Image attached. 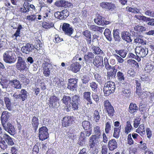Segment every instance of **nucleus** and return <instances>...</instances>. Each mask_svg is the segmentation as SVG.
Segmentation results:
<instances>
[{
  "instance_id": "obj_1",
  "label": "nucleus",
  "mask_w": 154,
  "mask_h": 154,
  "mask_svg": "<svg viewBox=\"0 0 154 154\" xmlns=\"http://www.w3.org/2000/svg\"><path fill=\"white\" fill-rule=\"evenodd\" d=\"M29 66L27 63L26 59L23 57L22 54L17 57V62L16 63V68L22 73L28 71Z\"/></svg>"
},
{
  "instance_id": "obj_2",
  "label": "nucleus",
  "mask_w": 154,
  "mask_h": 154,
  "mask_svg": "<svg viewBox=\"0 0 154 154\" xmlns=\"http://www.w3.org/2000/svg\"><path fill=\"white\" fill-rule=\"evenodd\" d=\"M14 53L12 51L8 50L5 52L3 54L4 61L6 63L12 64L14 63L16 59L14 58Z\"/></svg>"
},
{
  "instance_id": "obj_3",
  "label": "nucleus",
  "mask_w": 154,
  "mask_h": 154,
  "mask_svg": "<svg viewBox=\"0 0 154 154\" xmlns=\"http://www.w3.org/2000/svg\"><path fill=\"white\" fill-rule=\"evenodd\" d=\"M115 89V85L114 82L111 81L107 82L105 83L103 88L104 95L108 96L113 93Z\"/></svg>"
},
{
  "instance_id": "obj_4",
  "label": "nucleus",
  "mask_w": 154,
  "mask_h": 154,
  "mask_svg": "<svg viewBox=\"0 0 154 154\" xmlns=\"http://www.w3.org/2000/svg\"><path fill=\"white\" fill-rule=\"evenodd\" d=\"M80 97L79 95H74L71 97V104L72 109L74 111L78 109V105L80 102Z\"/></svg>"
},
{
  "instance_id": "obj_5",
  "label": "nucleus",
  "mask_w": 154,
  "mask_h": 154,
  "mask_svg": "<svg viewBox=\"0 0 154 154\" xmlns=\"http://www.w3.org/2000/svg\"><path fill=\"white\" fill-rule=\"evenodd\" d=\"M48 128L45 126H43L39 129L38 137L40 140L43 141L49 137Z\"/></svg>"
},
{
  "instance_id": "obj_6",
  "label": "nucleus",
  "mask_w": 154,
  "mask_h": 154,
  "mask_svg": "<svg viewBox=\"0 0 154 154\" xmlns=\"http://www.w3.org/2000/svg\"><path fill=\"white\" fill-rule=\"evenodd\" d=\"M78 79H68L67 88L70 91L75 92L77 91Z\"/></svg>"
},
{
  "instance_id": "obj_7",
  "label": "nucleus",
  "mask_w": 154,
  "mask_h": 154,
  "mask_svg": "<svg viewBox=\"0 0 154 154\" xmlns=\"http://www.w3.org/2000/svg\"><path fill=\"white\" fill-rule=\"evenodd\" d=\"M104 106L108 116L112 118L114 115L115 110L113 107L112 106L108 100H106L104 102Z\"/></svg>"
},
{
  "instance_id": "obj_8",
  "label": "nucleus",
  "mask_w": 154,
  "mask_h": 154,
  "mask_svg": "<svg viewBox=\"0 0 154 154\" xmlns=\"http://www.w3.org/2000/svg\"><path fill=\"white\" fill-rule=\"evenodd\" d=\"M0 84L3 90L5 91V92H10L12 91L13 89L9 84V80L2 79L0 82Z\"/></svg>"
},
{
  "instance_id": "obj_9",
  "label": "nucleus",
  "mask_w": 154,
  "mask_h": 154,
  "mask_svg": "<svg viewBox=\"0 0 154 154\" xmlns=\"http://www.w3.org/2000/svg\"><path fill=\"white\" fill-rule=\"evenodd\" d=\"M136 55L138 57H143L146 56L148 53V49L145 48L141 47H136L135 49Z\"/></svg>"
},
{
  "instance_id": "obj_10",
  "label": "nucleus",
  "mask_w": 154,
  "mask_h": 154,
  "mask_svg": "<svg viewBox=\"0 0 154 154\" xmlns=\"http://www.w3.org/2000/svg\"><path fill=\"white\" fill-rule=\"evenodd\" d=\"M69 15V11L66 9H64L61 11H57L54 14L55 17L60 20L66 18Z\"/></svg>"
},
{
  "instance_id": "obj_11",
  "label": "nucleus",
  "mask_w": 154,
  "mask_h": 154,
  "mask_svg": "<svg viewBox=\"0 0 154 154\" xmlns=\"http://www.w3.org/2000/svg\"><path fill=\"white\" fill-rule=\"evenodd\" d=\"M4 130L8 132L11 135H13L15 133V129L12 124L9 122L2 124Z\"/></svg>"
},
{
  "instance_id": "obj_12",
  "label": "nucleus",
  "mask_w": 154,
  "mask_h": 154,
  "mask_svg": "<svg viewBox=\"0 0 154 154\" xmlns=\"http://www.w3.org/2000/svg\"><path fill=\"white\" fill-rule=\"evenodd\" d=\"M101 137L92 135L90 138V148L96 147L99 144Z\"/></svg>"
},
{
  "instance_id": "obj_13",
  "label": "nucleus",
  "mask_w": 154,
  "mask_h": 154,
  "mask_svg": "<svg viewBox=\"0 0 154 154\" xmlns=\"http://www.w3.org/2000/svg\"><path fill=\"white\" fill-rule=\"evenodd\" d=\"M100 5L102 8L111 11L114 10L116 8L115 5L112 2H103L100 3Z\"/></svg>"
},
{
  "instance_id": "obj_14",
  "label": "nucleus",
  "mask_w": 154,
  "mask_h": 154,
  "mask_svg": "<svg viewBox=\"0 0 154 154\" xmlns=\"http://www.w3.org/2000/svg\"><path fill=\"white\" fill-rule=\"evenodd\" d=\"M9 84L13 89L14 88L19 89L22 88V84L20 81L16 79L9 80Z\"/></svg>"
},
{
  "instance_id": "obj_15",
  "label": "nucleus",
  "mask_w": 154,
  "mask_h": 154,
  "mask_svg": "<svg viewBox=\"0 0 154 154\" xmlns=\"http://www.w3.org/2000/svg\"><path fill=\"white\" fill-rule=\"evenodd\" d=\"M62 29L65 34L71 36L73 33V29L70 27V25L68 23H64L63 25Z\"/></svg>"
},
{
  "instance_id": "obj_16",
  "label": "nucleus",
  "mask_w": 154,
  "mask_h": 154,
  "mask_svg": "<svg viewBox=\"0 0 154 154\" xmlns=\"http://www.w3.org/2000/svg\"><path fill=\"white\" fill-rule=\"evenodd\" d=\"M33 48L34 46L32 44L28 43L21 48V50L23 53L29 54L30 52L32 51Z\"/></svg>"
},
{
  "instance_id": "obj_17",
  "label": "nucleus",
  "mask_w": 154,
  "mask_h": 154,
  "mask_svg": "<svg viewBox=\"0 0 154 154\" xmlns=\"http://www.w3.org/2000/svg\"><path fill=\"white\" fill-rule=\"evenodd\" d=\"M74 119V117L73 116H66L63 118L62 121V124L64 127L68 126L71 124Z\"/></svg>"
},
{
  "instance_id": "obj_18",
  "label": "nucleus",
  "mask_w": 154,
  "mask_h": 154,
  "mask_svg": "<svg viewBox=\"0 0 154 154\" xmlns=\"http://www.w3.org/2000/svg\"><path fill=\"white\" fill-rule=\"evenodd\" d=\"M122 39L126 41L127 43H130L132 40L131 39V34L127 31H123L121 33Z\"/></svg>"
},
{
  "instance_id": "obj_19",
  "label": "nucleus",
  "mask_w": 154,
  "mask_h": 154,
  "mask_svg": "<svg viewBox=\"0 0 154 154\" xmlns=\"http://www.w3.org/2000/svg\"><path fill=\"white\" fill-rule=\"evenodd\" d=\"M11 116V114L6 111H5L2 112L1 115V120L2 124L6 123L10 117Z\"/></svg>"
},
{
  "instance_id": "obj_20",
  "label": "nucleus",
  "mask_w": 154,
  "mask_h": 154,
  "mask_svg": "<svg viewBox=\"0 0 154 154\" xmlns=\"http://www.w3.org/2000/svg\"><path fill=\"white\" fill-rule=\"evenodd\" d=\"M93 63L95 66L97 67L103 66V57L99 56L96 57L93 60Z\"/></svg>"
},
{
  "instance_id": "obj_21",
  "label": "nucleus",
  "mask_w": 154,
  "mask_h": 154,
  "mask_svg": "<svg viewBox=\"0 0 154 154\" xmlns=\"http://www.w3.org/2000/svg\"><path fill=\"white\" fill-rule=\"evenodd\" d=\"M43 68V73L45 77H49L50 75V70L52 68V65H42Z\"/></svg>"
},
{
  "instance_id": "obj_22",
  "label": "nucleus",
  "mask_w": 154,
  "mask_h": 154,
  "mask_svg": "<svg viewBox=\"0 0 154 154\" xmlns=\"http://www.w3.org/2000/svg\"><path fill=\"white\" fill-rule=\"evenodd\" d=\"M81 66L79 63L75 62L71 64L69 66V70L76 73L79 71L80 68Z\"/></svg>"
},
{
  "instance_id": "obj_23",
  "label": "nucleus",
  "mask_w": 154,
  "mask_h": 154,
  "mask_svg": "<svg viewBox=\"0 0 154 154\" xmlns=\"http://www.w3.org/2000/svg\"><path fill=\"white\" fill-rule=\"evenodd\" d=\"M4 140H5L8 145L13 146L14 144V139L6 134H4L3 135Z\"/></svg>"
},
{
  "instance_id": "obj_24",
  "label": "nucleus",
  "mask_w": 154,
  "mask_h": 154,
  "mask_svg": "<svg viewBox=\"0 0 154 154\" xmlns=\"http://www.w3.org/2000/svg\"><path fill=\"white\" fill-rule=\"evenodd\" d=\"M55 5L58 7L66 8L71 6V4L64 0H61L56 2Z\"/></svg>"
},
{
  "instance_id": "obj_25",
  "label": "nucleus",
  "mask_w": 154,
  "mask_h": 154,
  "mask_svg": "<svg viewBox=\"0 0 154 154\" xmlns=\"http://www.w3.org/2000/svg\"><path fill=\"white\" fill-rule=\"evenodd\" d=\"M108 146L109 150L112 151L117 148L118 143L115 139H112L109 141Z\"/></svg>"
},
{
  "instance_id": "obj_26",
  "label": "nucleus",
  "mask_w": 154,
  "mask_h": 154,
  "mask_svg": "<svg viewBox=\"0 0 154 154\" xmlns=\"http://www.w3.org/2000/svg\"><path fill=\"white\" fill-rule=\"evenodd\" d=\"M94 55L91 52H88L87 54H85L84 56V59L85 62L91 63L92 62V59L94 58Z\"/></svg>"
},
{
  "instance_id": "obj_27",
  "label": "nucleus",
  "mask_w": 154,
  "mask_h": 154,
  "mask_svg": "<svg viewBox=\"0 0 154 154\" xmlns=\"http://www.w3.org/2000/svg\"><path fill=\"white\" fill-rule=\"evenodd\" d=\"M113 32V38L114 40L117 42H120L121 40V38L119 35V30L114 29Z\"/></svg>"
},
{
  "instance_id": "obj_28",
  "label": "nucleus",
  "mask_w": 154,
  "mask_h": 154,
  "mask_svg": "<svg viewBox=\"0 0 154 154\" xmlns=\"http://www.w3.org/2000/svg\"><path fill=\"white\" fill-rule=\"evenodd\" d=\"M20 99L22 101H24L27 99L28 93L27 91L25 89H22L20 91L19 94Z\"/></svg>"
},
{
  "instance_id": "obj_29",
  "label": "nucleus",
  "mask_w": 154,
  "mask_h": 154,
  "mask_svg": "<svg viewBox=\"0 0 154 154\" xmlns=\"http://www.w3.org/2000/svg\"><path fill=\"white\" fill-rule=\"evenodd\" d=\"M91 93L89 91L85 92L83 94L84 98L88 102L87 103V105L91 104L93 103L91 99Z\"/></svg>"
},
{
  "instance_id": "obj_30",
  "label": "nucleus",
  "mask_w": 154,
  "mask_h": 154,
  "mask_svg": "<svg viewBox=\"0 0 154 154\" xmlns=\"http://www.w3.org/2000/svg\"><path fill=\"white\" fill-rule=\"evenodd\" d=\"M93 132L94 135L92 136H95L102 138L101 131L100 127L97 125H95L94 127Z\"/></svg>"
},
{
  "instance_id": "obj_31",
  "label": "nucleus",
  "mask_w": 154,
  "mask_h": 154,
  "mask_svg": "<svg viewBox=\"0 0 154 154\" xmlns=\"http://www.w3.org/2000/svg\"><path fill=\"white\" fill-rule=\"evenodd\" d=\"M105 124V131L106 134H108L111 129V125L112 124V121L111 119H107L106 120Z\"/></svg>"
},
{
  "instance_id": "obj_32",
  "label": "nucleus",
  "mask_w": 154,
  "mask_h": 154,
  "mask_svg": "<svg viewBox=\"0 0 154 154\" xmlns=\"http://www.w3.org/2000/svg\"><path fill=\"white\" fill-rule=\"evenodd\" d=\"M138 110V108L135 103H131L129 107V112L131 114L134 115Z\"/></svg>"
},
{
  "instance_id": "obj_33",
  "label": "nucleus",
  "mask_w": 154,
  "mask_h": 154,
  "mask_svg": "<svg viewBox=\"0 0 154 154\" xmlns=\"http://www.w3.org/2000/svg\"><path fill=\"white\" fill-rule=\"evenodd\" d=\"M31 125L32 127L34 128L35 131L36 132L39 125L38 119V118L35 116L33 117Z\"/></svg>"
},
{
  "instance_id": "obj_34",
  "label": "nucleus",
  "mask_w": 154,
  "mask_h": 154,
  "mask_svg": "<svg viewBox=\"0 0 154 154\" xmlns=\"http://www.w3.org/2000/svg\"><path fill=\"white\" fill-rule=\"evenodd\" d=\"M117 69L114 67H113L112 69L107 72V79H110L116 76Z\"/></svg>"
},
{
  "instance_id": "obj_35",
  "label": "nucleus",
  "mask_w": 154,
  "mask_h": 154,
  "mask_svg": "<svg viewBox=\"0 0 154 154\" xmlns=\"http://www.w3.org/2000/svg\"><path fill=\"white\" fill-rule=\"evenodd\" d=\"M54 82H55V84L57 87L61 88L64 85V79L61 80L58 78H55L54 79Z\"/></svg>"
},
{
  "instance_id": "obj_36",
  "label": "nucleus",
  "mask_w": 154,
  "mask_h": 154,
  "mask_svg": "<svg viewBox=\"0 0 154 154\" xmlns=\"http://www.w3.org/2000/svg\"><path fill=\"white\" fill-rule=\"evenodd\" d=\"M90 122L88 121H84L82 123V126L84 130H88L91 129L92 125Z\"/></svg>"
},
{
  "instance_id": "obj_37",
  "label": "nucleus",
  "mask_w": 154,
  "mask_h": 154,
  "mask_svg": "<svg viewBox=\"0 0 154 154\" xmlns=\"http://www.w3.org/2000/svg\"><path fill=\"white\" fill-rule=\"evenodd\" d=\"M5 102L7 108L9 111L12 110V106L11 105V100L8 97H4Z\"/></svg>"
},
{
  "instance_id": "obj_38",
  "label": "nucleus",
  "mask_w": 154,
  "mask_h": 154,
  "mask_svg": "<svg viewBox=\"0 0 154 154\" xmlns=\"http://www.w3.org/2000/svg\"><path fill=\"white\" fill-rule=\"evenodd\" d=\"M58 99L57 97L54 95H53L49 98L50 103L51 107L54 108L56 107L55 102H57Z\"/></svg>"
},
{
  "instance_id": "obj_39",
  "label": "nucleus",
  "mask_w": 154,
  "mask_h": 154,
  "mask_svg": "<svg viewBox=\"0 0 154 154\" xmlns=\"http://www.w3.org/2000/svg\"><path fill=\"white\" fill-rule=\"evenodd\" d=\"M133 130V128L130 121L126 122L125 127V132L126 134L129 133L131 131Z\"/></svg>"
},
{
  "instance_id": "obj_40",
  "label": "nucleus",
  "mask_w": 154,
  "mask_h": 154,
  "mask_svg": "<svg viewBox=\"0 0 154 154\" xmlns=\"http://www.w3.org/2000/svg\"><path fill=\"white\" fill-rule=\"evenodd\" d=\"M121 125L119 127H115L114 128L113 137L116 139H118L120 136V133L121 129Z\"/></svg>"
},
{
  "instance_id": "obj_41",
  "label": "nucleus",
  "mask_w": 154,
  "mask_h": 154,
  "mask_svg": "<svg viewBox=\"0 0 154 154\" xmlns=\"http://www.w3.org/2000/svg\"><path fill=\"white\" fill-rule=\"evenodd\" d=\"M91 49L93 53L96 54H103V52L100 48L97 46H92Z\"/></svg>"
},
{
  "instance_id": "obj_42",
  "label": "nucleus",
  "mask_w": 154,
  "mask_h": 154,
  "mask_svg": "<svg viewBox=\"0 0 154 154\" xmlns=\"http://www.w3.org/2000/svg\"><path fill=\"white\" fill-rule=\"evenodd\" d=\"M104 34L106 38L109 41H111L112 37L111 34V32L110 30L108 29H106L104 32Z\"/></svg>"
},
{
  "instance_id": "obj_43",
  "label": "nucleus",
  "mask_w": 154,
  "mask_h": 154,
  "mask_svg": "<svg viewBox=\"0 0 154 154\" xmlns=\"http://www.w3.org/2000/svg\"><path fill=\"white\" fill-rule=\"evenodd\" d=\"M94 22L98 25H102L103 22L104 21V17L101 16L99 15L96 19H94Z\"/></svg>"
},
{
  "instance_id": "obj_44",
  "label": "nucleus",
  "mask_w": 154,
  "mask_h": 154,
  "mask_svg": "<svg viewBox=\"0 0 154 154\" xmlns=\"http://www.w3.org/2000/svg\"><path fill=\"white\" fill-rule=\"evenodd\" d=\"M115 52L116 53L119 54L120 56L122 58L125 57L127 53V51L126 50L124 49H121L119 50H116Z\"/></svg>"
},
{
  "instance_id": "obj_45",
  "label": "nucleus",
  "mask_w": 154,
  "mask_h": 154,
  "mask_svg": "<svg viewBox=\"0 0 154 154\" xmlns=\"http://www.w3.org/2000/svg\"><path fill=\"white\" fill-rule=\"evenodd\" d=\"M0 147L3 149H5L8 146L6 142L2 137L0 136Z\"/></svg>"
},
{
  "instance_id": "obj_46",
  "label": "nucleus",
  "mask_w": 154,
  "mask_h": 154,
  "mask_svg": "<svg viewBox=\"0 0 154 154\" xmlns=\"http://www.w3.org/2000/svg\"><path fill=\"white\" fill-rule=\"evenodd\" d=\"M127 10L128 11L130 12H131L134 14H137L140 13L141 14L140 12V10L139 9H138L135 7H127Z\"/></svg>"
},
{
  "instance_id": "obj_47",
  "label": "nucleus",
  "mask_w": 154,
  "mask_h": 154,
  "mask_svg": "<svg viewBox=\"0 0 154 154\" xmlns=\"http://www.w3.org/2000/svg\"><path fill=\"white\" fill-rule=\"evenodd\" d=\"M54 26L53 23L51 22H43L42 23V26L45 29H48Z\"/></svg>"
},
{
  "instance_id": "obj_48",
  "label": "nucleus",
  "mask_w": 154,
  "mask_h": 154,
  "mask_svg": "<svg viewBox=\"0 0 154 154\" xmlns=\"http://www.w3.org/2000/svg\"><path fill=\"white\" fill-rule=\"evenodd\" d=\"M90 86L92 90L95 93L97 92L98 84L95 82H92L90 83Z\"/></svg>"
},
{
  "instance_id": "obj_49",
  "label": "nucleus",
  "mask_w": 154,
  "mask_h": 154,
  "mask_svg": "<svg viewBox=\"0 0 154 154\" xmlns=\"http://www.w3.org/2000/svg\"><path fill=\"white\" fill-rule=\"evenodd\" d=\"M61 101L63 103L65 104H67V103H69L71 104V97L69 96L64 95L61 99Z\"/></svg>"
},
{
  "instance_id": "obj_50",
  "label": "nucleus",
  "mask_w": 154,
  "mask_h": 154,
  "mask_svg": "<svg viewBox=\"0 0 154 154\" xmlns=\"http://www.w3.org/2000/svg\"><path fill=\"white\" fill-rule=\"evenodd\" d=\"M92 133V129H89L88 130H85L84 131L80 133L86 138L89 137Z\"/></svg>"
},
{
  "instance_id": "obj_51",
  "label": "nucleus",
  "mask_w": 154,
  "mask_h": 154,
  "mask_svg": "<svg viewBox=\"0 0 154 154\" xmlns=\"http://www.w3.org/2000/svg\"><path fill=\"white\" fill-rule=\"evenodd\" d=\"M86 141V137H83L82 134H80V137L79 139L78 143L80 146H83L85 144V142Z\"/></svg>"
},
{
  "instance_id": "obj_52",
  "label": "nucleus",
  "mask_w": 154,
  "mask_h": 154,
  "mask_svg": "<svg viewBox=\"0 0 154 154\" xmlns=\"http://www.w3.org/2000/svg\"><path fill=\"white\" fill-rule=\"evenodd\" d=\"M134 29L135 31L139 32H143L146 30V28L142 26L137 25L134 27Z\"/></svg>"
},
{
  "instance_id": "obj_53",
  "label": "nucleus",
  "mask_w": 154,
  "mask_h": 154,
  "mask_svg": "<svg viewBox=\"0 0 154 154\" xmlns=\"http://www.w3.org/2000/svg\"><path fill=\"white\" fill-rule=\"evenodd\" d=\"M90 78L88 75H84L81 77V81L83 84L88 83L90 80Z\"/></svg>"
},
{
  "instance_id": "obj_54",
  "label": "nucleus",
  "mask_w": 154,
  "mask_h": 154,
  "mask_svg": "<svg viewBox=\"0 0 154 154\" xmlns=\"http://www.w3.org/2000/svg\"><path fill=\"white\" fill-rule=\"evenodd\" d=\"M94 119L96 122H98L100 119V116L98 111L95 110L94 111Z\"/></svg>"
},
{
  "instance_id": "obj_55",
  "label": "nucleus",
  "mask_w": 154,
  "mask_h": 154,
  "mask_svg": "<svg viewBox=\"0 0 154 154\" xmlns=\"http://www.w3.org/2000/svg\"><path fill=\"white\" fill-rule=\"evenodd\" d=\"M42 58L44 60V62L42 63V65H51L50 63V60L46 56H44L42 57Z\"/></svg>"
},
{
  "instance_id": "obj_56",
  "label": "nucleus",
  "mask_w": 154,
  "mask_h": 154,
  "mask_svg": "<svg viewBox=\"0 0 154 154\" xmlns=\"http://www.w3.org/2000/svg\"><path fill=\"white\" fill-rule=\"evenodd\" d=\"M118 79L119 81L123 82L125 79L123 73L120 71H119L117 74Z\"/></svg>"
},
{
  "instance_id": "obj_57",
  "label": "nucleus",
  "mask_w": 154,
  "mask_h": 154,
  "mask_svg": "<svg viewBox=\"0 0 154 154\" xmlns=\"http://www.w3.org/2000/svg\"><path fill=\"white\" fill-rule=\"evenodd\" d=\"M134 42L137 43H140L142 45H145L146 42L144 41L141 38L139 37H137L134 40Z\"/></svg>"
},
{
  "instance_id": "obj_58",
  "label": "nucleus",
  "mask_w": 154,
  "mask_h": 154,
  "mask_svg": "<svg viewBox=\"0 0 154 154\" xmlns=\"http://www.w3.org/2000/svg\"><path fill=\"white\" fill-rule=\"evenodd\" d=\"M37 19V16L35 14L28 15L26 16V19L29 21H33Z\"/></svg>"
},
{
  "instance_id": "obj_59",
  "label": "nucleus",
  "mask_w": 154,
  "mask_h": 154,
  "mask_svg": "<svg viewBox=\"0 0 154 154\" xmlns=\"http://www.w3.org/2000/svg\"><path fill=\"white\" fill-rule=\"evenodd\" d=\"M145 22L147 23L148 25L154 26V19L146 17Z\"/></svg>"
},
{
  "instance_id": "obj_60",
  "label": "nucleus",
  "mask_w": 154,
  "mask_h": 154,
  "mask_svg": "<svg viewBox=\"0 0 154 154\" xmlns=\"http://www.w3.org/2000/svg\"><path fill=\"white\" fill-rule=\"evenodd\" d=\"M104 61L105 66L107 70H109L110 69H112V68L113 66L109 65L108 62V60L107 59L104 58Z\"/></svg>"
},
{
  "instance_id": "obj_61",
  "label": "nucleus",
  "mask_w": 154,
  "mask_h": 154,
  "mask_svg": "<svg viewBox=\"0 0 154 154\" xmlns=\"http://www.w3.org/2000/svg\"><path fill=\"white\" fill-rule=\"evenodd\" d=\"M134 17L140 20H142L144 22H145V21L146 20V19H147L146 17L141 15H135Z\"/></svg>"
},
{
  "instance_id": "obj_62",
  "label": "nucleus",
  "mask_w": 154,
  "mask_h": 154,
  "mask_svg": "<svg viewBox=\"0 0 154 154\" xmlns=\"http://www.w3.org/2000/svg\"><path fill=\"white\" fill-rule=\"evenodd\" d=\"M153 69V66L151 64H147L145 68V71H146L147 72H150Z\"/></svg>"
},
{
  "instance_id": "obj_63",
  "label": "nucleus",
  "mask_w": 154,
  "mask_h": 154,
  "mask_svg": "<svg viewBox=\"0 0 154 154\" xmlns=\"http://www.w3.org/2000/svg\"><path fill=\"white\" fill-rule=\"evenodd\" d=\"M93 99L97 103L99 102V96L96 93H93L91 95Z\"/></svg>"
},
{
  "instance_id": "obj_64",
  "label": "nucleus",
  "mask_w": 154,
  "mask_h": 154,
  "mask_svg": "<svg viewBox=\"0 0 154 154\" xmlns=\"http://www.w3.org/2000/svg\"><path fill=\"white\" fill-rule=\"evenodd\" d=\"M39 151V148L37 145H35L33 148L32 153V154H37Z\"/></svg>"
}]
</instances>
